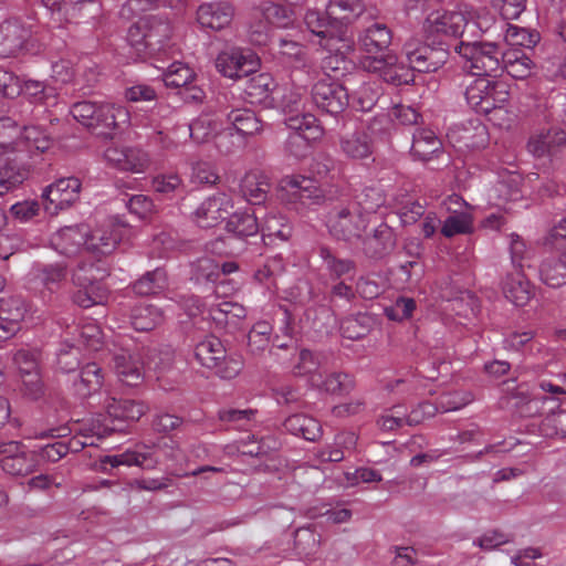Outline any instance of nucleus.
Instances as JSON below:
<instances>
[{
  "label": "nucleus",
  "instance_id": "13",
  "mask_svg": "<svg viewBox=\"0 0 566 566\" xmlns=\"http://www.w3.org/2000/svg\"><path fill=\"white\" fill-rule=\"evenodd\" d=\"M232 208L231 198L224 192H217L196 209L195 221L200 228H212L226 219Z\"/></svg>",
  "mask_w": 566,
  "mask_h": 566
},
{
  "label": "nucleus",
  "instance_id": "19",
  "mask_svg": "<svg viewBox=\"0 0 566 566\" xmlns=\"http://www.w3.org/2000/svg\"><path fill=\"white\" fill-rule=\"evenodd\" d=\"M120 234L113 226L90 230L85 235V250L97 258L111 254L117 247Z\"/></svg>",
  "mask_w": 566,
  "mask_h": 566
},
{
  "label": "nucleus",
  "instance_id": "56",
  "mask_svg": "<svg viewBox=\"0 0 566 566\" xmlns=\"http://www.w3.org/2000/svg\"><path fill=\"white\" fill-rule=\"evenodd\" d=\"M472 230V217L468 212H453L443 221L441 227V233L446 238L471 233Z\"/></svg>",
  "mask_w": 566,
  "mask_h": 566
},
{
  "label": "nucleus",
  "instance_id": "16",
  "mask_svg": "<svg viewBox=\"0 0 566 566\" xmlns=\"http://www.w3.org/2000/svg\"><path fill=\"white\" fill-rule=\"evenodd\" d=\"M23 446L18 441L0 442V454L2 470L11 475L23 476L34 470V461L22 450Z\"/></svg>",
  "mask_w": 566,
  "mask_h": 566
},
{
  "label": "nucleus",
  "instance_id": "25",
  "mask_svg": "<svg viewBox=\"0 0 566 566\" xmlns=\"http://www.w3.org/2000/svg\"><path fill=\"white\" fill-rule=\"evenodd\" d=\"M566 145V132L552 128L532 136L527 143L528 151L535 157L554 156Z\"/></svg>",
  "mask_w": 566,
  "mask_h": 566
},
{
  "label": "nucleus",
  "instance_id": "17",
  "mask_svg": "<svg viewBox=\"0 0 566 566\" xmlns=\"http://www.w3.org/2000/svg\"><path fill=\"white\" fill-rule=\"evenodd\" d=\"M234 15V9L228 1L202 3L197 10V21L205 29L219 31L228 27Z\"/></svg>",
  "mask_w": 566,
  "mask_h": 566
},
{
  "label": "nucleus",
  "instance_id": "53",
  "mask_svg": "<svg viewBox=\"0 0 566 566\" xmlns=\"http://www.w3.org/2000/svg\"><path fill=\"white\" fill-rule=\"evenodd\" d=\"M196 80V73L182 62L171 63L164 73V83L167 87L185 88Z\"/></svg>",
  "mask_w": 566,
  "mask_h": 566
},
{
  "label": "nucleus",
  "instance_id": "20",
  "mask_svg": "<svg viewBox=\"0 0 566 566\" xmlns=\"http://www.w3.org/2000/svg\"><path fill=\"white\" fill-rule=\"evenodd\" d=\"M105 409L112 423L125 426V421L139 420L146 413L147 406L142 401L111 397L105 401Z\"/></svg>",
  "mask_w": 566,
  "mask_h": 566
},
{
  "label": "nucleus",
  "instance_id": "11",
  "mask_svg": "<svg viewBox=\"0 0 566 566\" xmlns=\"http://www.w3.org/2000/svg\"><path fill=\"white\" fill-rule=\"evenodd\" d=\"M365 67L369 72L378 73L386 83L395 86L408 85L415 81L411 67L399 64L397 56L392 53L367 60Z\"/></svg>",
  "mask_w": 566,
  "mask_h": 566
},
{
  "label": "nucleus",
  "instance_id": "60",
  "mask_svg": "<svg viewBox=\"0 0 566 566\" xmlns=\"http://www.w3.org/2000/svg\"><path fill=\"white\" fill-rule=\"evenodd\" d=\"M319 256L322 258L326 270L332 276L340 277L355 271V262L349 259L336 258L329 248L321 247Z\"/></svg>",
  "mask_w": 566,
  "mask_h": 566
},
{
  "label": "nucleus",
  "instance_id": "14",
  "mask_svg": "<svg viewBox=\"0 0 566 566\" xmlns=\"http://www.w3.org/2000/svg\"><path fill=\"white\" fill-rule=\"evenodd\" d=\"M129 119L127 109L114 104H97L93 118L84 126L96 132L97 135L109 136L112 132Z\"/></svg>",
  "mask_w": 566,
  "mask_h": 566
},
{
  "label": "nucleus",
  "instance_id": "37",
  "mask_svg": "<svg viewBox=\"0 0 566 566\" xmlns=\"http://www.w3.org/2000/svg\"><path fill=\"white\" fill-rule=\"evenodd\" d=\"M364 12L361 0H329L327 14L345 34L347 25Z\"/></svg>",
  "mask_w": 566,
  "mask_h": 566
},
{
  "label": "nucleus",
  "instance_id": "31",
  "mask_svg": "<svg viewBox=\"0 0 566 566\" xmlns=\"http://www.w3.org/2000/svg\"><path fill=\"white\" fill-rule=\"evenodd\" d=\"M539 277L553 289L566 285V251L546 256L539 265Z\"/></svg>",
  "mask_w": 566,
  "mask_h": 566
},
{
  "label": "nucleus",
  "instance_id": "63",
  "mask_svg": "<svg viewBox=\"0 0 566 566\" xmlns=\"http://www.w3.org/2000/svg\"><path fill=\"white\" fill-rule=\"evenodd\" d=\"M148 459V453L126 450L125 452L119 454L105 455L101 462L102 464H109L111 468H117L119 465H137L142 468H149L150 465L146 464Z\"/></svg>",
  "mask_w": 566,
  "mask_h": 566
},
{
  "label": "nucleus",
  "instance_id": "22",
  "mask_svg": "<svg viewBox=\"0 0 566 566\" xmlns=\"http://www.w3.org/2000/svg\"><path fill=\"white\" fill-rule=\"evenodd\" d=\"M396 245V237L392 229L380 223L373 232L363 240V251L370 259H382L388 255Z\"/></svg>",
  "mask_w": 566,
  "mask_h": 566
},
{
  "label": "nucleus",
  "instance_id": "24",
  "mask_svg": "<svg viewBox=\"0 0 566 566\" xmlns=\"http://www.w3.org/2000/svg\"><path fill=\"white\" fill-rule=\"evenodd\" d=\"M33 281L43 287L42 293L49 295L55 293L65 282L67 266L64 263L42 264L36 263L32 269Z\"/></svg>",
  "mask_w": 566,
  "mask_h": 566
},
{
  "label": "nucleus",
  "instance_id": "7",
  "mask_svg": "<svg viewBox=\"0 0 566 566\" xmlns=\"http://www.w3.org/2000/svg\"><path fill=\"white\" fill-rule=\"evenodd\" d=\"M312 99L317 108L326 114L337 116L349 105L350 95L348 87L344 84L324 77L314 84Z\"/></svg>",
  "mask_w": 566,
  "mask_h": 566
},
{
  "label": "nucleus",
  "instance_id": "18",
  "mask_svg": "<svg viewBox=\"0 0 566 566\" xmlns=\"http://www.w3.org/2000/svg\"><path fill=\"white\" fill-rule=\"evenodd\" d=\"M87 234V226H67L57 230L51 237V245L60 253L66 256L75 255L85 249V235Z\"/></svg>",
  "mask_w": 566,
  "mask_h": 566
},
{
  "label": "nucleus",
  "instance_id": "23",
  "mask_svg": "<svg viewBox=\"0 0 566 566\" xmlns=\"http://www.w3.org/2000/svg\"><path fill=\"white\" fill-rule=\"evenodd\" d=\"M502 291L504 296L515 306L526 305L534 295L530 281L520 270H514L505 275L502 281Z\"/></svg>",
  "mask_w": 566,
  "mask_h": 566
},
{
  "label": "nucleus",
  "instance_id": "38",
  "mask_svg": "<svg viewBox=\"0 0 566 566\" xmlns=\"http://www.w3.org/2000/svg\"><path fill=\"white\" fill-rule=\"evenodd\" d=\"M240 189L249 203L261 205L268 199L271 184L265 175L249 172L243 177Z\"/></svg>",
  "mask_w": 566,
  "mask_h": 566
},
{
  "label": "nucleus",
  "instance_id": "4",
  "mask_svg": "<svg viewBox=\"0 0 566 566\" xmlns=\"http://www.w3.org/2000/svg\"><path fill=\"white\" fill-rule=\"evenodd\" d=\"M195 358L203 367L214 371L223 379L234 378L242 369L241 360L229 357L217 337H207L195 347Z\"/></svg>",
  "mask_w": 566,
  "mask_h": 566
},
{
  "label": "nucleus",
  "instance_id": "12",
  "mask_svg": "<svg viewBox=\"0 0 566 566\" xmlns=\"http://www.w3.org/2000/svg\"><path fill=\"white\" fill-rule=\"evenodd\" d=\"M104 157L113 167L134 174L144 172L149 165L148 155L136 147L111 146Z\"/></svg>",
  "mask_w": 566,
  "mask_h": 566
},
{
  "label": "nucleus",
  "instance_id": "33",
  "mask_svg": "<svg viewBox=\"0 0 566 566\" xmlns=\"http://www.w3.org/2000/svg\"><path fill=\"white\" fill-rule=\"evenodd\" d=\"M304 23L311 33L321 39H338L345 41L344 33L337 23L325 12L308 10L304 17Z\"/></svg>",
  "mask_w": 566,
  "mask_h": 566
},
{
  "label": "nucleus",
  "instance_id": "5",
  "mask_svg": "<svg viewBox=\"0 0 566 566\" xmlns=\"http://www.w3.org/2000/svg\"><path fill=\"white\" fill-rule=\"evenodd\" d=\"M469 106L480 114H489L507 101L504 84L488 77H476L465 90Z\"/></svg>",
  "mask_w": 566,
  "mask_h": 566
},
{
  "label": "nucleus",
  "instance_id": "10",
  "mask_svg": "<svg viewBox=\"0 0 566 566\" xmlns=\"http://www.w3.org/2000/svg\"><path fill=\"white\" fill-rule=\"evenodd\" d=\"M81 181L75 177L60 178L43 191L44 208L51 214L71 207L80 197Z\"/></svg>",
  "mask_w": 566,
  "mask_h": 566
},
{
  "label": "nucleus",
  "instance_id": "40",
  "mask_svg": "<svg viewBox=\"0 0 566 566\" xmlns=\"http://www.w3.org/2000/svg\"><path fill=\"white\" fill-rule=\"evenodd\" d=\"M312 386L329 395L345 396L355 388V380L346 373L335 371L324 378L316 379V376H313Z\"/></svg>",
  "mask_w": 566,
  "mask_h": 566
},
{
  "label": "nucleus",
  "instance_id": "55",
  "mask_svg": "<svg viewBox=\"0 0 566 566\" xmlns=\"http://www.w3.org/2000/svg\"><path fill=\"white\" fill-rule=\"evenodd\" d=\"M324 356L318 353H313L308 349H302L298 355V361L294 366V374L297 376H310V382L312 384V377L316 376V379L322 378L318 373Z\"/></svg>",
  "mask_w": 566,
  "mask_h": 566
},
{
  "label": "nucleus",
  "instance_id": "58",
  "mask_svg": "<svg viewBox=\"0 0 566 566\" xmlns=\"http://www.w3.org/2000/svg\"><path fill=\"white\" fill-rule=\"evenodd\" d=\"M12 359L19 377L40 373V353L36 349L20 348L13 354Z\"/></svg>",
  "mask_w": 566,
  "mask_h": 566
},
{
  "label": "nucleus",
  "instance_id": "48",
  "mask_svg": "<svg viewBox=\"0 0 566 566\" xmlns=\"http://www.w3.org/2000/svg\"><path fill=\"white\" fill-rule=\"evenodd\" d=\"M374 318L366 313L345 317L340 323V332L345 338L357 340L365 337L373 328Z\"/></svg>",
  "mask_w": 566,
  "mask_h": 566
},
{
  "label": "nucleus",
  "instance_id": "29",
  "mask_svg": "<svg viewBox=\"0 0 566 566\" xmlns=\"http://www.w3.org/2000/svg\"><path fill=\"white\" fill-rule=\"evenodd\" d=\"M29 175V166L23 161V156L15 155L8 158L0 166V196L20 186Z\"/></svg>",
  "mask_w": 566,
  "mask_h": 566
},
{
  "label": "nucleus",
  "instance_id": "36",
  "mask_svg": "<svg viewBox=\"0 0 566 566\" xmlns=\"http://www.w3.org/2000/svg\"><path fill=\"white\" fill-rule=\"evenodd\" d=\"M283 427L289 433L301 437L307 441H316L322 436V426L313 417L305 413H294L289 416Z\"/></svg>",
  "mask_w": 566,
  "mask_h": 566
},
{
  "label": "nucleus",
  "instance_id": "27",
  "mask_svg": "<svg viewBox=\"0 0 566 566\" xmlns=\"http://www.w3.org/2000/svg\"><path fill=\"white\" fill-rule=\"evenodd\" d=\"M261 232L265 244L274 243L276 240L285 242L293 234V224L281 212L270 211L264 217Z\"/></svg>",
  "mask_w": 566,
  "mask_h": 566
},
{
  "label": "nucleus",
  "instance_id": "15",
  "mask_svg": "<svg viewBox=\"0 0 566 566\" xmlns=\"http://www.w3.org/2000/svg\"><path fill=\"white\" fill-rule=\"evenodd\" d=\"M392 41L391 30L381 22H373L366 27L358 34L359 48L374 56H381L389 51V45Z\"/></svg>",
  "mask_w": 566,
  "mask_h": 566
},
{
  "label": "nucleus",
  "instance_id": "2",
  "mask_svg": "<svg viewBox=\"0 0 566 566\" xmlns=\"http://www.w3.org/2000/svg\"><path fill=\"white\" fill-rule=\"evenodd\" d=\"M465 59L464 69L478 77H495L502 73V50L493 42H475L472 39L461 40L455 48Z\"/></svg>",
  "mask_w": 566,
  "mask_h": 566
},
{
  "label": "nucleus",
  "instance_id": "8",
  "mask_svg": "<svg viewBox=\"0 0 566 566\" xmlns=\"http://www.w3.org/2000/svg\"><path fill=\"white\" fill-rule=\"evenodd\" d=\"M439 46L424 43L418 46L408 43L405 45L406 56L412 71L431 73L440 70L448 61V44L439 40Z\"/></svg>",
  "mask_w": 566,
  "mask_h": 566
},
{
  "label": "nucleus",
  "instance_id": "3",
  "mask_svg": "<svg viewBox=\"0 0 566 566\" xmlns=\"http://www.w3.org/2000/svg\"><path fill=\"white\" fill-rule=\"evenodd\" d=\"M325 221L331 235L343 241L360 239L369 223L366 216L360 213L349 201L333 205Z\"/></svg>",
  "mask_w": 566,
  "mask_h": 566
},
{
  "label": "nucleus",
  "instance_id": "45",
  "mask_svg": "<svg viewBox=\"0 0 566 566\" xmlns=\"http://www.w3.org/2000/svg\"><path fill=\"white\" fill-rule=\"evenodd\" d=\"M301 101L296 99V95L291 94L290 99L286 101L285 107L289 108L285 123L294 133H303L306 130H318L316 125V117L310 113H298Z\"/></svg>",
  "mask_w": 566,
  "mask_h": 566
},
{
  "label": "nucleus",
  "instance_id": "28",
  "mask_svg": "<svg viewBox=\"0 0 566 566\" xmlns=\"http://www.w3.org/2000/svg\"><path fill=\"white\" fill-rule=\"evenodd\" d=\"M285 188L294 200H298L302 203L307 201L318 203L324 198L323 190L317 185V181L310 177H289L285 180Z\"/></svg>",
  "mask_w": 566,
  "mask_h": 566
},
{
  "label": "nucleus",
  "instance_id": "51",
  "mask_svg": "<svg viewBox=\"0 0 566 566\" xmlns=\"http://www.w3.org/2000/svg\"><path fill=\"white\" fill-rule=\"evenodd\" d=\"M292 10L274 3L264 2L254 10V18H263L270 25L286 28L292 22Z\"/></svg>",
  "mask_w": 566,
  "mask_h": 566
},
{
  "label": "nucleus",
  "instance_id": "57",
  "mask_svg": "<svg viewBox=\"0 0 566 566\" xmlns=\"http://www.w3.org/2000/svg\"><path fill=\"white\" fill-rule=\"evenodd\" d=\"M18 390L29 401L42 399L45 396L46 389L41 373L19 377Z\"/></svg>",
  "mask_w": 566,
  "mask_h": 566
},
{
  "label": "nucleus",
  "instance_id": "59",
  "mask_svg": "<svg viewBox=\"0 0 566 566\" xmlns=\"http://www.w3.org/2000/svg\"><path fill=\"white\" fill-rule=\"evenodd\" d=\"M535 332L532 329L513 331L503 338V348L510 352L526 354L534 346Z\"/></svg>",
  "mask_w": 566,
  "mask_h": 566
},
{
  "label": "nucleus",
  "instance_id": "34",
  "mask_svg": "<svg viewBox=\"0 0 566 566\" xmlns=\"http://www.w3.org/2000/svg\"><path fill=\"white\" fill-rule=\"evenodd\" d=\"M342 153L349 159H365L371 156L374 145L370 136L363 129L345 134L339 139Z\"/></svg>",
  "mask_w": 566,
  "mask_h": 566
},
{
  "label": "nucleus",
  "instance_id": "41",
  "mask_svg": "<svg viewBox=\"0 0 566 566\" xmlns=\"http://www.w3.org/2000/svg\"><path fill=\"white\" fill-rule=\"evenodd\" d=\"M164 321L161 308L153 304H138L134 306L130 314V323L137 332H149L160 325Z\"/></svg>",
  "mask_w": 566,
  "mask_h": 566
},
{
  "label": "nucleus",
  "instance_id": "32",
  "mask_svg": "<svg viewBox=\"0 0 566 566\" xmlns=\"http://www.w3.org/2000/svg\"><path fill=\"white\" fill-rule=\"evenodd\" d=\"M114 369L118 379L126 386L134 387L143 381V363L128 352L114 356Z\"/></svg>",
  "mask_w": 566,
  "mask_h": 566
},
{
  "label": "nucleus",
  "instance_id": "26",
  "mask_svg": "<svg viewBox=\"0 0 566 566\" xmlns=\"http://www.w3.org/2000/svg\"><path fill=\"white\" fill-rule=\"evenodd\" d=\"M535 67L534 61L527 54L525 49L509 48L502 54V72L516 80H525L530 77Z\"/></svg>",
  "mask_w": 566,
  "mask_h": 566
},
{
  "label": "nucleus",
  "instance_id": "43",
  "mask_svg": "<svg viewBox=\"0 0 566 566\" xmlns=\"http://www.w3.org/2000/svg\"><path fill=\"white\" fill-rule=\"evenodd\" d=\"M167 286L168 277L166 271L163 268H156L136 280L132 289L134 293L139 296H149L159 294L166 290Z\"/></svg>",
  "mask_w": 566,
  "mask_h": 566
},
{
  "label": "nucleus",
  "instance_id": "44",
  "mask_svg": "<svg viewBox=\"0 0 566 566\" xmlns=\"http://www.w3.org/2000/svg\"><path fill=\"white\" fill-rule=\"evenodd\" d=\"M42 2L56 22L67 23L78 18L84 7L92 0H42Z\"/></svg>",
  "mask_w": 566,
  "mask_h": 566
},
{
  "label": "nucleus",
  "instance_id": "9",
  "mask_svg": "<svg viewBox=\"0 0 566 566\" xmlns=\"http://www.w3.org/2000/svg\"><path fill=\"white\" fill-rule=\"evenodd\" d=\"M31 25L20 19H8L0 24V57L15 56L30 50Z\"/></svg>",
  "mask_w": 566,
  "mask_h": 566
},
{
  "label": "nucleus",
  "instance_id": "49",
  "mask_svg": "<svg viewBox=\"0 0 566 566\" xmlns=\"http://www.w3.org/2000/svg\"><path fill=\"white\" fill-rule=\"evenodd\" d=\"M21 93L30 104L50 105L55 103L56 92L53 86L43 82L28 80L21 85Z\"/></svg>",
  "mask_w": 566,
  "mask_h": 566
},
{
  "label": "nucleus",
  "instance_id": "35",
  "mask_svg": "<svg viewBox=\"0 0 566 566\" xmlns=\"http://www.w3.org/2000/svg\"><path fill=\"white\" fill-rule=\"evenodd\" d=\"M103 380L102 368L96 363H88L73 380L74 392L78 398H87L102 388Z\"/></svg>",
  "mask_w": 566,
  "mask_h": 566
},
{
  "label": "nucleus",
  "instance_id": "52",
  "mask_svg": "<svg viewBox=\"0 0 566 566\" xmlns=\"http://www.w3.org/2000/svg\"><path fill=\"white\" fill-rule=\"evenodd\" d=\"M349 202L369 220V216L385 203V198L379 188L365 187Z\"/></svg>",
  "mask_w": 566,
  "mask_h": 566
},
{
  "label": "nucleus",
  "instance_id": "42",
  "mask_svg": "<svg viewBox=\"0 0 566 566\" xmlns=\"http://www.w3.org/2000/svg\"><path fill=\"white\" fill-rule=\"evenodd\" d=\"M226 230L240 239L255 235L260 231L255 211L233 212L227 220Z\"/></svg>",
  "mask_w": 566,
  "mask_h": 566
},
{
  "label": "nucleus",
  "instance_id": "47",
  "mask_svg": "<svg viewBox=\"0 0 566 566\" xmlns=\"http://www.w3.org/2000/svg\"><path fill=\"white\" fill-rule=\"evenodd\" d=\"M227 118L241 135H254L262 130L261 119L249 108L232 109Z\"/></svg>",
  "mask_w": 566,
  "mask_h": 566
},
{
  "label": "nucleus",
  "instance_id": "54",
  "mask_svg": "<svg viewBox=\"0 0 566 566\" xmlns=\"http://www.w3.org/2000/svg\"><path fill=\"white\" fill-rule=\"evenodd\" d=\"M25 307L19 297L0 298V321L12 327H19L24 317Z\"/></svg>",
  "mask_w": 566,
  "mask_h": 566
},
{
  "label": "nucleus",
  "instance_id": "64",
  "mask_svg": "<svg viewBox=\"0 0 566 566\" xmlns=\"http://www.w3.org/2000/svg\"><path fill=\"white\" fill-rule=\"evenodd\" d=\"M279 53L295 67L305 66V50L298 42L280 38L277 40Z\"/></svg>",
  "mask_w": 566,
  "mask_h": 566
},
{
  "label": "nucleus",
  "instance_id": "30",
  "mask_svg": "<svg viewBox=\"0 0 566 566\" xmlns=\"http://www.w3.org/2000/svg\"><path fill=\"white\" fill-rule=\"evenodd\" d=\"M146 32V45L148 46L149 55L160 52L167 41L170 39L172 29L170 23L156 15H150L144 20Z\"/></svg>",
  "mask_w": 566,
  "mask_h": 566
},
{
  "label": "nucleus",
  "instance_id": "21",
  "mask_svg": "<svg viewBox=\"0 0 566 566\" xmlns=\"http://www.w3.org/2000/svg\"><path fill=\"white\" fill-rule=\"evenodd\" d=\"M220 124L210 115H200L193 119L189 125L190 137L196 143H207L213 137H217V147L221 153L228 154L231 151L230 147L223 149V140L231 136L230 133L218 134Z\"/></svg>",
  "mask_w": 566,
  "mask_h": 566
},
{
  "label": "nucleus",
  "instance_id": "6",
  "mask_svg": "<svg viewBox=\"0 0 566 566\" xmlns=\"http://www.w3.org/2000/svg\"><path fill=\"white\" fill-rule=\"evenodd\" d=\"M259 65V57L248 49H227L221 51L216 59L218 72L232 80L255 73Z\"/></svg>",
  "mask_w": 566,
  "mask_h": 566
},
{
  "label": "nucleus",
  "instance_id": "1",
  "mask_svg": "<svg viewBox=\"0 0 566 566\" xmlns=\"http://www.w3.org/2000/svg\"><path fill=\"white\" fill-rule=\"evenodd\" d=\"M424 31L428 39L432 38V44L442 38L474 39L482 33L480 22L475 21L470 12L444 11L430 14L424 22Z\"/></svg>",
  "mask_w": 566,
  "mask_h": 566
},
{
  "label": "nucleus",
  "instance_id": "62",
  "mask_svg": "<svg viewBox=\"0 0 566 566\" xmlns=\"http://www.w3.org/2000/svg\"><path fill=\"white\" fill-rule=\"evenodd\" d=\"M220 277V265L211 258H200L191 264V280L197 283L216 282Z\"/></svg>",
  "mask_w": 566,
  "mask_h": 566
},
{
  "label": "nucleus",
  "instance_id": "50",
  "mask_svg": "<svg viewBox=\"0 0 566 566\" xmlns=\"http://www.w3.org/2000/svg\"><path fill=\"white\" fill-rule=\"evenodd\" d=\"M21 145L30 154H43L51 148L52 139L41 127L24 125Z\"/></svg>",
  "mask_w": 566,
  "mask_h": 566
},
{
  "label": "nucleus",
  "instance_id": "61",
  "mask_svg": "<svg viewBox=\"0 0 566 566\" xmlns=\"http://www.w3.org/2000/svg\"><path fill=\"white\" fill-rule=\"evenodd\" d=\"M77 346L84 347L91 352H96L102 347L103 334L99 326L94 322L84 323L76 327Z\"/></svg>",
  "mask_w": 566,
  "mask_h": 566
},
{
  "label": "nucleus",
  "instance_id": "39",
  "mask_svg": "<svg viewBox=\"0 0 566 566\" xmlns=\"http://www.w3.org/2000/svg\"><path fill=\"white\" fill-rule=\"evenodd\" d=\"M441 149L442 143L433 130L420 128L413 133L411 154L415 158L427 161Z\"/></svg>",
  "mask_w": 566,
  "mask_h": 566
},
{
  "label": "nucleus",
  "instance_id": "46",
  "mask_svg": "<svg viewBox=\"0 0 566 566\" xmlns=\"http://www.w3.org/2000/svg\"><path fill=\"white\" fill-rule=\"evenodd\" d=\"M125 426H117L109 421L108 415H96L82 422L80 433L90 440H101L111 436L113 432H122Z\"/></svg>",
  "mask_w": 566,
  "mask_h": 566
}]
</instances>
